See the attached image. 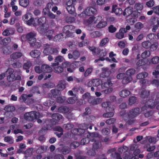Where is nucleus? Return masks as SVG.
Returning <instances> with one entry per match:
<instances>
[{"instance_id":"6e6552de","label":"nucleus","mask_w":159,"mask_h":159,"mask_svg":"<svg viewBox=\"0 0 159 159\" xmlns=\"http://www.w3.org/2000/svg\"><path fill=\"white\" fill-rule=\"evenodd\" d=\"M65 86L66 83L64 81H61L57 85V90L52 89L51 90V93L55 98H56V96L60 94V92L58 91H61L63 90L65 88Z\"/></svg>"},{"instance_id":"dca6fc26","label":"nucleus","mask_w":159,"mask_h":159,"mask_svg":"<svg viewBox=\"0 0 159 159\" xmlns=\"http://www.w3.org/2000/svg\"><path fill=\"white\" fill-rule=\"evenodd\" d=\"M157 103H155L153 100H149L146 103V105L143 107L141 108V110L142 111H144L145 110H147V106L150 107L151 108L154 107Z\"/></svg>"},{"instance_id":"f257e3e1","label":"nucleus","mask_w":159,"mask_h":159,"mask_svg":"<svg viewBox=\"0 0 159 159\" xmlns=\"http://www.w3.org/2000/svg\"><path fill=\"white\" fill-rule=\"evenodd\" d=\"M137 146L135 144L131 145L130 146V150L131 151H133L134 156L133 155L132 152L127 151L128 148L126 146H123L119 148L118 151L120 153H125V155H123L125 159H137L136 156H137L140 152V150L137 149Z\"/></svg>"},{"instance_id":"0eeeda50","label":"nucleus","mask_w":159,"mask_h":159,"mask_svg":"<svg viewBox=\"0 0 159 159\" xmlns=\"http://www.w3.org/2000/svg\"><path fill=\"white\" fill-rule=\"evenodd\" d=\"M102 20V17L100 16L90 17L87 20H84V23L86 25H94L98 24L99 21Z\"/></svg>"},{"instance_id":"cd10ccee","label":"nucleus","mask_w":159,"mask_h":159,"mask_svg":"<svg viewBox=\"0 0 159 159\" xmlns=\"http://www.w3.org/2000/svg\"><path fill=\"white\" fill-rule=\"evenodd\" d=\"M30 56L33 58H37L39 56L40 52L38 50H34L32 51L30 53Z\"/></svg>"},{"instance_id":"f3484780","label":"nucleus","mask_w":159,"mask_h":159,"mask_svg":"<svg viewBox=\"0 0 159 159\" xmlns=\"http://www.w3.org/2000/svg\"><path fill=\"white\" fill-rule=\"evenodd\" d=\"M75 27L72 25H68L65 26L63 29V31L67 35H69L70 31L74 30Z\"/></svg>"},{"instance_id":"2f4dec72","label":"nucleus","mask_w":159,"mask_h":159,"mask_svg":"<svg viewBox=\"0 0 159 159\" xmlns=\"http://www.w3.org/2000/svg\"><path fill=\"white\" fill-rule=\"evenodd\" d=\"M143 27V24L140 22H138L135 25V31L139 32Z\"/></svg>"},{"instance_id":"13d9d810","label":"nucleus","mask_w":159,"mask_h":159,"mask_svg":"<svg viewBox=\"0 0 159 159\" xmlns=\"http://www.w3.org/2000/svg\"><path fill=\"white\" fill-rule=\"evenodd\" d=\"M155 37V34H148L147 37V40L150 42L153 41Z\"/></svg>"},{"instance_id":"f704fd0d","label":"nucleus","mask_w":159,"mask_h":159,"mask_svg":"<svg viewBox=\"0 0 159 159\" xmlns=\"http://www.w3.org/2000/svg\"><path fill=\"white\" fill-rule=\"evenodd\" d=\"M112 85V84L109 80L107 82L102 84L101 86L102 88L104 89L111 87Z\"/></svg>"},{"instance_id":"4d7b16f0","label":"nucleus","mask_w":159,"mask_h":159,"mask_svg":"<svg viewBox=\"0 0 159 159\" xmlns=\"http://www.w3.org/2000/svg\"><path fill=\"white\" fill-rule=\"evenodd\" d=\"M4 141L9 143L12 144L13 143L14 140L12 137L11 136H7L5 137Z\"/></svg>"},{"instance_id":"680f3d73","label":"nucleus","mask_w":159,"mask_h":159,"mask_svg":"<svg viewBox=\"0 0 159 159\" xmlns=\"http://www.w3.org/2000/svg\"><path fill=\"white\" fill-rule=\"evenodd\" d=\"M32 64L31 62L29 61H28L27 62L24 64L23 66V68L24 69H29L30 68Z\"/></svg>"},{"instance_id":"58836bf2","label":"nucleus","mask_w":159,"mask_h":159,"mask_svg":"<svg viewBox=\"0 0 159 159\" xmlns=\"http://www.w3.org/2000/svg\"><path fill=\"white\" fill-rule=\"evenodd\" d=\"M29 0H20V5L24 7H26L29 4Z\"/></svg>"},{"instance_id":"412c9836","label":"nucleus","mask_w":159,"mask_h":159,"mask_svg":"<svg viewBox=\"0 0 159 159\" xmlns=\"http://www.w3.org/2000/svg\"><path fill=\"white\" fill-rule=\"evenodd\" d=\"M79 52L77 51H74L72 54L69 53L68 54V58L69 59H73L74 60L77 59L80 56Z\"/></svg>"},{"instance_id":"864d4df0","label":"nucleus","mask_w":159,"mask_h":159,"mask_svg":"<svg viewBox=\"0 0 159 159\" xmlns=\"http://www.w3.org/2000/svg\"><path fill=\"white\" fill-rule=\"evenodd\" d=\"M151 44V43L148 41H144L142 43V46L144 48L148 49L149 48Z\"/></svg>"},{"instance_id":"ea45409f","label":"nucleus","mask_w":159,"mask_h":159,"mask_svg":"<svg viewBox=\"0 0 159 159\" xmlns=\"http://www.w3.org/2000/svg\"><path fill=\"white\" fill-rule=\"evenodd\" d=\"M158 46V44L157 43H155L151 44L149 48L151 51L153 52L156 50Z\"/></svg>"},{"instance_id":"f03ea898","label":"nucleus","mask_w":159,"mask_h":159,"mask_svg":"<svg viewBox=\"0 0 159 159\" xmlns=\"http://www.w3.org/2000/svg\"><path fill=\"white\" fill-rule=\"evenodd\" d=\"M100 135L96 133L89 134L87 135V138L82 139L80 141L81 145H84L88 143L89 140L92 142H95L93 144V149L95 150L99 148L100 146L99 143L97 141L98 139L100 137Z\"/></svg>"},{"instance_id":"39448f33","label":"nucleus","mask_w":159,"mask_h":159,"mask_svg":"<svg viewBox=\"0 0 159 159\" xmlns=\"http://www.w3.org/2000/svg\"><path fill=\"white\" fill-rule=\"evenodd\" d=\"M97 10L94 7H91L87 8L78 16L80 18H85L87 16H90L96 13Z\"/></svg>"},{"instance_id":"72a5a7b5","label":"nucleus","mask_w":159,"mask_h":159,"mask_svg":"<svg viewBox=\"0 0 159 159\" xmlns=\"http://www.w3.org/2000/svg\"><path fill=\"white\" fill-rule=\"evenodd\" d=\"M16 125H11L10 128L11 129H13V132L15 134L18 133H22V131L21 129H16Z\"/></svg>"},{"instance_id":"e2e57ef3","label":"nucleus","mask_w":159,"mask_h":159,"mask_svg":"<svg viewBox=\"0 0 159 159\" xmlns=\"http://www.w3.org/2000/svg\"><path fill=\"white\" fill-rule=\"evenodd\" d=\"M47 146H41L37 150V152L38 153H41L47 150Z\"/></svg>"},{"instance_id":"9d476101","label":"nucleus","mask_w":159,"mask_h":159,"mask_svg":"<svg viewBox=\"0 0 159 159\" xmlns=\"http://www.w3.org/2000/svg\"><path fill=\"white\" fill-rule=\"evenodd\" d=\"M75 1L73 0H69L67 2L66 9L70 13H72L75 11L74 4Z\"/></svg>"},{"instance_id":"5701e85b","label":"nucleus","mask_w":159,"mask_h":159,"mask_svg":"<svg viewBox=\"0 0 159 159\" xmlns=\"http://www.w3.org/2000/svg\"><path fill=\"white\" fill-rule=\"evenodd\" d=\"M123 15L126 16H129L130 15L132 16L133 8L131 7H129L126 8L123 12Z\"/></svg>"},{"instance_id":"5fc2aeb1","label":"nucleus","mask_w":159,"mask_h":159,"mask_svg":"<svg viewBox=\"0 0 159 159\" xmlns=\"http://www.w3.org/2000/svg\"><path fill=\"white\" fill-rule=\"evenodd\" d=\"M63 35L61 34L55 36L54 38V41H60L62 40Z\"/></svg>"},{"instance_id":"c9c22d12","label":"nucleus","mask_w":159,"mask_h":159,"mask_svg":"<svg viewBox=\"0 0 159 159\" xmlns=\"http://www.w3.org/2000/svg\"><path fill=\"white\" fill-rule=\"evenodd\" d=\"M148 74L146 72H143L138 74L136 76L137 79H141L148 76Z\"/></svg>"},{"instance_id":"4be33fe9","label":"nucleus","mask_w":159,"mask_h":159,"mask_svg":"<svg viewBox=\"0 0 159 159\" xmlns=\"http://www.w3.org/2000/svg\"><path fill=\"white\" fill-rule=\"evenodd\" d=\"M44 50L43 52L45 55H47L51 54L52 50V46L46 44L44 46Z\"/></svg>"},{"instance_id":"bf43d9fd","label":"nucleus","mask_w":159,"mask_h":159,"mask_svg":"<svg viewBox=\"0 0 159 159\" xmlns=\"http://www.w3.org/2000/svg\"><path fill=\"white\" fill-rule=\"evenodd\" d=\"M4 110L8 112H11L15 110V107L13 106H7L5 108Z\"/></svg>"},{"instance_id":"f8f14e48","label":"nucleus","mask_w":159,"mask_h":159,"mask_svg":"<svg viewBox=\"0 0 159 159\" xmlns=\"http://www.w3.org/2000/svg\"><path fill=\"white\" fill-rule=\"evenodd\" d=\"M130 27L129 26L127 25L126 27V28H121L119 32L116 35V37L119 39H122L124 37V33H126L127 32V30L130 29Z\"/></svg>"},{"instance_id":"423d86ee","label":"nucleus","mask_w":159,"mask_h":159,"mask_svg":"<svg viewBox=\"0 0 159 159\" xmlns=\"http://www.w3.org/2000/svg\"><path fill=\"white\" fill-rule=\"evenodd\" d=\"M42 116L38 112L31 111L26 113L24 115V118L29 120H33L36 118L40 117Z\"/></svg>"},{"instance_id":"7c9ffc66","label":"nucleus","mask_w":159,"mask_h":159,"mask_svg":"<svg viewBox=\"0 0 159 159\" xmlns=\"http://www.w3.org/2000/svg\"><path fill=\"white\" fill-rule=\"evenodd\" d=\"M130 93V91L126 89L122 90L119 93V95L122 97H125L129 96Z\"/></svg>"},{"instance_id":"8fccbe9b","label":"nucleus","mask_w":159,"mask_h":159,"mask_svg":"<svg viewBox=\"0 0 159 159\" xmlns=\"http://www.w3.org/2000/svg\"><path fill=\"white\" fill-rule=\"evenodd\" d=\"M132 80V77L131 76H129L127 77L123 78L122 81L123 83L124 84H128Z\"/></svg>"},{"instance_id":"b1692460","label":"nucleus","mask_w":159,"mask_h":159,"mask_svg":"<svg viewBox=\"0 0 159 159\" xmlns=\"http://www.w3.org/2000/svg\"><path fill=\"white\" fill-rule=\"evenodd\" d=\"M43 72H50L52 71V68L47 64H43L42 66Z\"/></svg>"},{"instance_id":"a211bd4d","label":"nucleus","mask_w":159,"mask_h":159,"mask_svg":"<svg viewBox=\"0 0 159 159\" xmlns=\"http://www.w3.org/2000/svg\"><path fill=\"white\" fill-rule=\"evenodd\" d=\"M114 110V107L112 106V107H110V109L106 110L107 113L104 114L103 115V116L106 118L112 117L114 115L113 111Z\"/></svg>"},{"instance_id":"a19ab883","label":"nucleus","mask_w":159,"mask_h":159,"mask_svg":"<svg viewBox=\"0 0 159 159\" xmlns=\"http://www.w3.org/2000/svg\"><path fill=\"white\" fill-rule=\"evenodd\" d=\"M148 60H145L143 61L142 60H139L136 63V65L138 66H140L143 65H144L148 62Z\"/></svg>"},{"instance_id":"338daca9","label":"nucleus","mask_w":159,"mask_h":159,"mask_svg":"<svg viewBox=\"0 0 159 159\" xmlns=\"http://www.w3.org/2000/svg\"><path fill=\"white\" fill-rule=\"evenodd\" d=\"M54 71L57 73H60L62 72L63 69L60 66H57L54 68Z\"/></svg>"},{"instance_id":"7ed1b4c3","label":"nucleus","mask_w":159,"mask_h":159,"mask_svg":"<svg viewBox=\"0 0 159 159\" xmlns=\"http://www.w3.org/2000/svg\"><path fill=\"white\" fill-rule=\"evenodd\" d=\"M46 18L45 17H42L37 19H35L33 23V25L36 26L39 25L40 26L37 28L38 32L40 33H43L48 28V26L45 23Z\"/></svg>"},{"instance_id":"c03bdc74","label":"nucleus","mask_w":159,"mask_h":159,"mask_svg":"<svg viewBox=\"0 0 159 159\" xmlns=\"http://www.w3.org/2000/svg\"><path fill=\"white\" fill-rule=\"evenodd\" d=\"M102 107L106 108V110L110 109V107H112V106H113L109 104V102H107L102 103Z\"/></svg>"},{"instance_id":"774afa93","label":"nucleus","mask_w":159,"mask_h":159,"mask_svg":"<svg viewBox=\"0 0 159 159\" xmlns=\"http://www.w3.org/2000/svg\"><path fill=\"white\" fill-rule=\"evenodd\" d=\"M79 145V143L78 142H74L72 143L70 145V147L71 148L74 149L77 147Z\"/></svg>"},{"instance_id":"0e129e2a","label":"nucleus","mask_w":159,"mask_h":159,"mask_svg":"<svg viewBox=\"0 0 159 159\" xmlns=\"http://www.w3.org/2000/svg\"><path fill=\"white\" fill-rule=\"evenodd\" d=\"M135 73V70L133 69H130L127 70L126 73L127 75H132Z\"/></svg>"},{"instance_id":"de8ad7c7","label":"nucleus","mask_w":159,"mask_h":159,"mask_svg":"<svg viewBox=\"0 0 159 159\" xmlns=\"http://www.w3.org/2000/svg\"><path fill=\"white\" fill-rule=\"evenodd\" d=\"M146 140H148L150 143H155L158 140V139H157L156 138L151 137H147Z\"/></svg>"},{"instance_id":"c85d7f7f","label":"nucleus","mask_w":159,"mask_h":159,"mask_svg":"<svg viewBox=\"0 0 159 159\" xmlns=\"http://www.w3.org/2000/svg\"><path fill=\"white\" fill-rule=\"evenodd\" d=\"M14 33V29L11 28H9L5 30L2 32V34L4 36H7L10 34H13Z\"/></svg>"},{"instance_id":"49530a36","label":"nucleus","mask_w":159,"mask_h":159,"mask_svg":"<svg viewBox=\"0 0 159 159\" xmlns=\"http://www.w3.org/2000/svg\"><path fill=\"white\" fill-rule=\"evenodd\" d=\"M67 80L69 82L74 81L77 82H79L80 80H79L76 78L75 77L70 76L67 78Z\"/></svg>"},{"instance_id":"1a4fd4ad","label":"nucleus","mask_w":159,"mask_h":159,"mask_svg":"<svg viewBox=\"0 0 159 159\" xmlns=\"http://www.w3.org/2000/svg\"><path fill=\"white\" fill-rule=\"evenodd\" d=\"M22 19L23 20L26 21V24L28 25H33L34 20L32 17V14L29 13H27L26 14L24 15L22 17Z\"/></svg>"},{"instance_id":"aec40b11","label":"nucleus","mask_w":159,"mask_h":159,"mask_svg":"<svg viewBox=\"0 0 159 159\" xmlns=\"http://www.w3.org/2000/svg\"><path fill=\"white\" fill-rule=\"evenodd\" d=\"M112 12H114L116 15L119 16L122 13V9L118 8L116 5H114L112 7Z\"/></svg>"},{"instance_id":"c756f323","label":"nucleus","mask_w":159,"mask_h":159,"mask_svg":"<svg viewBox=\"0 0 159 159\" xmlns=\"http://www.w3.org/2000/svg\"><path fill=\"white\" fill-rule=\"evenodd\" d=\"M102 35L101 32L99 31H95L92 32L90 34V36L92 38H97Z\"/></svg>"},{"instance_id":"bb28decb","label":"nucleus","mask_w":159,"mask_h":159,"mask_svg":"<svg viewBox=\"0 0 159 159\" xmlns=\"http://www.w3.org/2000/svg\"><path fill=\"white\" fill-rule=\"evenodd\" d=\"M159 63V57L157 56L152 57L149 61V65L152 64H156Z\"/></svg>"},{"instance_id":"69168bd1","label":"nucleus","mask_w":159,"mask_h":159,"mask_svg":"<svg viewBox=\"0 0 159 159\" xmlns=\"http://www.w3.org/2000/svg\"><path fill=\"white\" fill-rule=\"evenodd\" d=\"M93 68H88L85 71L84 73V76L85 77L88 76L92 72Z\"/></svg>"},{"instance_id":"09e8293b","label":"nucleus","mask_w":159,"mask_h":159,"mask_svg":"<svg viewBox=\"0 0 159 159\" xmlns=\"http://www.w3.org/2000/svg\"><path fill=\"white\" fill-rule=\"evenodd\" d=\"M109 39L107 38H105L102 39L100 43V46H103L106 45L109 42Z\"/></svg>"},{"instance_id":"3c124183","label":"nucleus","mask_w":159,"mask_h":159,"mask_svg":"<svg viewBox=\"0 0 159 159\" xmlns=\"http://www.w3.org/2000/svg\"><path fill=\"white\" fill-rule=\"evenodd\" d=\"M157 70H159V64L156 67V70L153 72V75L155 77L158 78H159V72Z\"/></svg>"},{"instance_id":"a878e982","label":"nucleus","mask_w":159,"mask_h":159,"mask_svg":"<svg viewBox=\"0 0 159 159\" xmlns=\"http://www.w3.org/2000/svg\"><path fill=\"white\" fill-rule=\"evenodd\" d=\"M48 29L46 30L45 31L42 33V34H44L45 35L47 36L48 38L49 39H51L53 35L54 34V31L53 30H49L45 32V31Z\"/></svg>"},{"instance_id":"6e6d98bb","label":"nucleus","mask_w":159,"mask_h":159,"mask_svg":"<svg viewBox=\"0 0 159 159\" xmlns=\"http://www.w3.org/2000/svg\"><path fill=\"white\" fill-rule=\"evenodd\" d=\"M52 118L56 120H59L61 119L62 116L60 114L57 113L53 114L52 116Z\"/></svg>"},{"instance_id":"052dcab7","label":"nucleus","mask_w":159,"mask_h":159,"mask_svg":"<svg viewBox=\"0 0 159 159\" xmlns=\"http://www.w3.org/2000/svg\"><path fill=\"white\" fill-rule=\"evenodd\" d=\"M143 5L142 3H138L135 4V8L137 10H141L143 8Z\"/></svg>"},{"instance_id":"79ce46f5","label":"nucleus","mask_w":159,"mask_h":159,"mask_svg":"<svg viewBox=\"0 0 159 159\" xmlns=\"http://www.w3.org/2000/svg\"><path fill=\"white\" fill-rule=\"evenodd\" d=\"M151 54L149 51H145L143 52L141 55V57L143 58H145L149 57Z\"/></svg>"},{"instance_id":"20e7f679","label":"nucleus","mask_w":159,"mask_h":159,"mask_svg":"<svg viewBox=\"0 0 159 159\" xmlns=\"http://www.w3.org/2000/svg\"><path fill=\"white\" fill-rule=\"evenodd\" d=\"M89 48L91 51L92 52L93 55H95L99 53L100 57L106 56L109 52L108 49L105 48L99 49L98 48H96L93 47H89Z\"/></svg>"},{"instance_id":"6ab92c4d","label":"nucleus","mask_w":159,"mask_h":159,"mask_svg":"<svg viewBox=\"0 0 159 159\" xmlns=\"http://www.w3.org/2000/svg\"><path fill=\"white\" fill-rule=\"evenodd\" d=\"M35 36V34L34 33L31 32L28 34L26 36V38L29 41V43L30 44V41L32 40V42L33 43H35L36 42V40L34 37Z\"/></svg>"},{"instance_id":"393cba45","label":"nucleus","mask_w":159,"mask_h":159,"mask_svg":"<svg viewBox=\"0 0 159 159\" xmlns=\"http://www.w3.org/2000/svg\"><path fill=\"white\" fill-rule=\"evenodd\" d=\"M107 25V22L102 19L99 21L98 23L97 24L96 27L98 28L101 29L105 27Z\"/></svg>"},{"instance_id":"ddd939ff","label":"nucleus","mask_w":159,"mask_h":159,"mask_svg":"<svg viewBox=\"0 0 159 159\" xmlns=\"http://www.w3.org/2000/svg\"><path fill=\"white\" fill-rule=\"evenodd\" d=\"M20 79V75L18 73L16 72L11 75H7V80L9 82H12L16 80H19Z\"/></svg>"},{"instance_id":"603ef678","label":"nucleus","mask_w":159,"mask_h":159,"mask_svg":"<svg viewBox=\"0 0 159 159\" xmlns=\"http://www.w3.org/2000/svg\"><path fill=\"white\" fill-rule=\"evenodd\" d=\"M77 100V97L76 96H75L68 98L67 102L69 103L73 104L75 103Z\"/></svg>"},{"instance_id":"473e14b6","label":"nucleus","mask_w":159,"mask_h":159,"mask_svg":"<svg viewBox=\"0 0 159 159\" xmlns=\"http://www.w3.org/2000/svg\"><path fill=\"white\" fill-rule=\"evenodd\" d=\"M93 98L89 100V102L90 103H91L93 105H96L102 102V99L100 98H98L95 99L93 100Z\"/></svg>"},{"instance_id":"9b49d317","label":"nucleus","mask_w":159,"mask_h":159,"mask_svg":"<svg viewBox=\"0 0 159 159\" xmlns=\"http://www.w3.org/2000/svg\"><path fill=\"white\" fill-rule=\"evenodd\" d=\"M139 108H136L134 110H132L130 111L127 115L126 114H125L123 115V118L124 120H127V119L125 118L127 116H128L129 118L134 117L139 115Z\"/></svg>"},{"instance_id":"e433bc0d","label":"nucleus","mask_w":159,"mask_h":159,"mask_svg":"<svg viewBox=\"0 0 159 159\" xmlns=\"http://www.w3.org/2000/svg\"><path fill=\"white\" fill-rule=\"evenodd\" d=\"M22 56V54L20 52L14 53L11 55V57L13 59H16Z\"/></svg>"},{"instance_id":"2eb2a0df","label":"nucleus","mask_w":159,"mask_h":159,"mask_svg":"<svg viewBox=\"0 0 159 159\" xmlns=\"http://www.w3.org/2000/svg\"><path fill=\"white\" fill-rule=\"evenodd\" d=\"M64 60V58L61 56H57L55 59V63H52L51 66L52 67L57 66L59 63L62 62Z\"/></svg>"},{"instance_id":"4468645a","label":"nucleus","mask_w":159,"mask_h":159,"mask_svg":"<svg viewBox=\"0 0 159 159\" xmlns=\"http://www.w3.org/2000/svg\"><path fill=\"white\" fill-rule=\"evenodd\" d=\"M101 82V81L99 79H93L89 82L88 83V86L89 87H92V86L98 87L100 85Z\"/></svg>"},{"instance_id":"4c0bfd02","label":"nucleus","mask_w":159,"mask_h":159,"mask_svg":"<svg viewBox=\"0 0 159 159\" xmlns=\"http://www.w3.org/2000/svg\"><path fill=\"white\" fill-rule=\"evenodd\" d=\"M11 42V39L9 38H5L0 41V44L2 45H6Z\"/></svg>"},{"instance_id":"37998d69","label":"nucleus","mask_w":159,"mask_h":159,"mask_svg":"<svg viewBox=\"0 0 159 159\" xmlns=\"http://www.w3.org/2000/svg\"><path fill=\"white\" fill-rule=\"evenodd\" d=\"M136 98L134 96H131L129 98V105H132L135 103L136 101Z\"/></svg>"},{"instance_id":"a18cd8bd","label":"nucleus","mask_w":159,"mask_h":159,"mask_svg":"<svg viewBox=\"0 0 159 159\" xmlns=\"http://www.w3.org/2000/svg\"><path fill=\"white\" fill-rule=\"evenodd\" d=\"M115 150L114 149H112L109 150L108 151V153H111L112 155H113L115 154V157H116L117 159H122L120 157V156L119 154L118 153H116Z\"/></svg>"}]
</instances>
